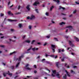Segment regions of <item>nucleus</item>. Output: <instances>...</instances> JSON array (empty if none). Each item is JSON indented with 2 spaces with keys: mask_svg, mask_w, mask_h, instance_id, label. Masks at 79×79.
Wrapping results in <instances>:
<instances>
[{
  "mask_svg": "<svg viewBox=\"0 0 79 79\" xmlns=\"http://www.w3.org/2000/svg\"><path fill=\"white\" fill-rule=\"evenodd\" d=\"M23 55H22L21 56H19L18 58L16 59V61H17L18 60V62L17 64L15 66V68H18L19 66V64H20V63L21 62V58H23Z\"/></svg>",
  "mask_w": 79,
  "mask_h": 79,
  "instance_id": "1",
  "label": "nucleus"
},
{
  "mask_svg": "<svg viewBox=\"0 0 79 79\" xmlns=\"http://www.w3.org/2000/svg\"><path fill=\"white\" fill-rule=\"evenodd\" d=\"M52 72L53 73L52 74V76L54 77V76H56V77L58 78H60V77L59 73H57L56 74V70L52 71Z\"/></svg>",
  "mask_w": 79,
  "mask_h": 79,
  "instance_id": "2",
  "label": "nucleus"
},
{
  "mask_svg": "<svg viewBox=\"0 0 79 79\" xmlns=\"http://www.w3.org/2000/svg\"><path fill=\"white\" fill-rule=\"evenodd\" d=\"M7 74L9 75V76H12V73H10V72L9 71H8V73H3V75L4 77H5V76H6V74Z\"/></svg>",
  "mask_w": 79,
  "mask_h": 79,
  "instance_id": "3",
  "label": "nucleus"
},
{
  "mask_svg": "<svg viewBox=\"0 0 79 79\" xmlns=\"http://www.w3.org/2000/svg\"><path fill=\"white\" fill-rule=\"evenodd\" d=\"M35 16L33 15H32L31 16V17L30 18L29 17H27V19H35Z\"/></svg>",
  "mask_w": 79,
  "mask_h": 79,
  "instance_id": "4",
  "label": "nucleus"
},
{
  "mask_svg": "<svg viewBox=\"0 0 79 79\" xmlns=\"http://www.w3.org/2000/svg\"><path fill=\"white\" fill-rule=\"evenodd\" d=\"M29 65L28 64H26L25 66L26 67L25 68V69L28 70H31V69L29 68V67H27V66H29Z\"/></svg>",
  "mask_w": 79,
  "mask_h": 79,
  "instance_id": "5",
  "label": "nucleus"
},
{
  "mask_svg": "<svg viewBox=\"0 0 79 79\" xmlns=\"http://www.w3.org/2000/svg\"><path fill=\"white\" fill-rule=\"evenodd\" d=\"M40 3L38 1L35 2L33 4L34 6H37V5H39Z\"/></svg>",
  "mask_w": 79,
  "mask_h": 79,
  "instance_id": "6",
  "label": "nucleus"
},
{
  "mask_svg": "<svg viewBox=\"0 0 79 79\" xmlns=\"http://www.w3.org/2000/svg\"><path fill=\"white\" fill-rule=\"evenodd\" d=\"M66 27L69 28L70 31H71V30L73 29V27H72L71 26H68Z\"/></svg>",
  "mask_w": 79,
  "mask_h": 79,
  "instance_id": "7",
  "label": "nucleus"
},
{
  "mask_svg": "<svg viewBox=\"0 0 79 79\" xmlns=\"http://www.w3.org/2000/svg\"><path fill=\"white\" fill-rule=\"evenodd\" d=\"M8 14L9 15H11V16H13V14L11 13L10 11H9L8 12Z\"/></svg>",
  "mask_w": 79,
  "mask_h": 79,
  "instance_id": "8",
  "label": "nucleus"
},
{
  "mask_svg": "<svg viewBox=\"0 0 79 79\" xmlns=\"http://www.w3.org/2000/svg\"><path fill=\"white\" fill-rule=\"evenodd\" d=\"M69 45H71V47H74V44H72V43L71 42V41H69Z\"/></svg>",
  "mask_w": 79,
  "mask_h": 79,
  "instance_id": "9",
  "label": "nucleus"
},
{
  "mask_svg": "<svg viewBox=\"0 0 79 79\" xmlns=\"http://www.w3.org/2000/svg\"><path fill=\"white\" fill-rule=\"evenodd\" d=\"M8 21H9L10 22H13V21H16V20H12L10 19H8Z\"/></svg>",
  "mask_w": 79,
  "mask_h": 79,
  "instance_id": "10",
  "label": "nucleus"
},
{
  "mask_svg": "<svg viewBox=\"0 0 79 79\" xmlns=\"http://www.w3.org/2000/svg\"><path fill=\"white\" fill-rule=\"evenodd\" d=\"M74 39L76 40V41L77 42H79V40L78 38L76 37V36H74Z\"/></svg>",
  "mask_w": 79,
  "mask_h": 79,
  "instance_id": "11",
  "label": "nucleus"
},
{
  "mask_svg": "<svg viewBox=\"0 0 79 79\" xmlns=\"http://www.w3.org/2000/svg\"><path fill=\"white\" fill-rule=\"evenodd\" d=\"M39 49L38 48H32V50L33 51H35V50H38Z\"/></svg>",
  "mask_w": 79,
  "mask_h": 79,
  "instance_id": "12",
  "label": "nucleus"
},
{
  "mask_svg": "<svg viewBox=\"0 0 79 79\" xmlns=\"http://www.w3.org/2000/svg\"><path fill=\"white\" fill-rule=\"evenodd\" d=\"M59 50V53H60V52H63L64 51V49H63L62 50L61 49H58Z\"/></svg>",
  "mask_w": 79,
  "mask_h": 79,
  "instance_id": "13",
  "label": "nucleus"
},
{
  "mask_svg": "<svg viewBox=\"0 0 79 79\" xmlns=\"http://www.w3.org/2000/svg\"><path fill=\"white\" fill-rule=\"evenodd\" d=\"M26 8L28 11H29V10H30V8H29V5H27L26 7Z\"/></svg>",
  "mask_w": 79,
  "mask_h": 79,
  "instance_id": "14",
  "label": "nucleus"
},
{
  "mask_svg": "<svg viewBox=\"0 0 79 79\" xmlns=\"http://www.w3.org/2000/svg\"><path fill=\"white\" fill-rule=\"evenodd\" d=\"M51 46H52V48H56V45H55L52 44L51 45Z\"/></svg>",
  "mask_w": 79,
  "mask_h": 79,
  "instance_id": "15",
  "label": "nucleus"
},
{
  "mask_svg": "<svg viewBox=\"0 0 79 79\" xmlns=\"http://www.w3.org/2000/svg\"><path fill=\"white\" fill-rule=\"evenodd\" d=\"M59 24L61 25H62L63 24H65V23L63 22H62L61 23H60Z\"/></svg>",
  "mask_w": 79,
  "mask_h": 79,
  "instance_id": "16",
  "label": "nucleus"
},
{
  "mask_svg": "<svg viewBox=\"0 0 79 79\" xmlns=\"http://www.w3.org/2000/svg\"><path fill=\"white\" fill-rule=\"evenodd\" d=\"M65 72L68 75V77H70V75H69V74L68 73V71H67V70H65Z\"/></svg>",
  "mask_w": 79,
  "mask_h": 79,
  "instance_id": "17",
  "label": "nucleus"
},
{
  "mask_svg": "<svg viewBox=\"0 0 79 79\" xmlns=\"http://www.w3.org/2000/svg\"><path fill=\"white\" fill-rule=\"evenodd\" d=\"M64 66L66 67H67V68H69V65H68L66 64H64Z\"/></svg>",
  "mask_w": 79,
  "mask_h": 79,
  "instance_id": "18",
  "label": "nucleus"
},
{
  "mask_svg": "<svg viewBox=\"0 0 79 79\" xmlns=\"http://www.w3.org/2000/svg\"><path fill=\"white\" fill-rule=\"evenodd\" d=\"M63 9V10H64V9H65V8L64 7H62L61 6H59V10H60V9Z\"/></svg>",
  "mask_w": 79,
  "mask_h": 79,
  "instance_id": "19",
  "label": "nucleus"
},
{
  "mask_svg": "<svg viewBox=\"0 0 79 79\" xmlns=\"http://www.w3.org/2000/svg\"><path fill=\"white\" fill-rule=\"evenodd\" d=\"M25 42H26L27 43H28V44H29V43H30V42H31V41H30L29 40H27L25 41Z\"/></svg>",
  "mask_w": 79,
  "mask_h": 79,
  "instance_id": "20",
  "label": "nucleus"
},
{
  "mask_svg": "<svg viewBox=\"0 0 79 79\" xmlns=\"http://www.w3.org/2000/svg\"><path fill=\"white\" fill-rule=\"evenodd\" d=\"M25 42H26L27 43H28V44H29V43H30V42H31V41H30L29 40H27L25 41Z\"/></svg>",
  "mask_w": 79,
  "mask_h": 79,
  "instance_id": "21",
  "label": "nucleus"
},
{
  "mask_svg": "<svg viewBox=\"0 0 79 79\" xmlns=\"http://www.w3.org/2000/svg\"><path fill=\"white\" fill-rule=\"evenodd\" d=\"M70 73H71V74H75V72H73V71L72 70L71 71Z\"/></svg>",
  "mask_w": 79,
  "mask_h": 79,
  "instance_id": "22",
  "label": "nucleus"
},
{
  "mask_svg": "<svg viewBox=\"0 0 79 79\" xmlns=\"http://www.w3.org/2000/svg\"><path fill=\"white\" fill-rule=\"evenodd\" d=\"M53 0V1H54V2H57V3H58L60 2V1L58 0H57L56 1V0Z\"/></svg>",
  "mask_w": 79,
  "mask_h": 79,
  "instance_id": "23",
  "label": "nucleus"
},
{
  "mask_svg": "<svg viewBox=\"0 0 79 79\" xmlns=\"http://www.w3.org/2000/svg\"><path fill=\"white\" fill-rule=\"evenodd\" d=\"M44 61H45V59H43L42 60H41V61L42 62V63H45Z\"/></svg>",
  "mask_w": 79,
  "mask_h": 79,
  "instance_id": "24",
  "label": "nucleus"
},
{
  "mask_svg": "<svg viewBox=\"0 0 79 79\" xmlns=\"http://www.w3.org/2000/svg\"><path fill=\"white\" fill-rule=\"evenodd\" d=\"M53 8H54V7L53 6H52L51 7L50 10L51 11H52V9H53Z\"/></svg>",
  "mask_w": 79,
  "mask_h": 79,
  "instance_id": "25",
  "label": "nucleus"
},
{
  "mask_svg": "<svg viewBox=\"0 0 79 79\" xmlns=\"http://www.w3.org/2000/svg\"><path fill=\"white\" fill-rule=\"evenodd\" d=\"M58 64H59V63L58 62L56 63V66L58 68H59L58 67Z\"/></svg>",
  "mask_w": 79,
  "mask_h": 79,
  "instance_id": "26",
  "label": "nucleus"
},
{
  "mask_svg": "<svg viewBox=\"0 0 79 79\" xmlns=\"http://www.w3.org/2000/svg\"><path fill=\"white\" fill-rule=\"evenodd\" d=\"M19 27H20V28H21V27H22L23 26H22V24H19Z\"/></svg>",
  "mask_w": 79,
  "mask_h": 79,
  "instance_id": "27",
  "label": "nucleus"
},
{
  "mask_svg": "<svg viewBox=\"0 0 79 79\" xmlns=\"http://www.w3.org/2000/svg\"><path fill=\"white\" fill-rule=\"evenodd\" d=\"M16 53V52L15 51V52H13L11 53H10V55H12V54H13V53Z\"/></svg>",
  "mask_w": 79,
  "mask_h": 79,
  "instance_id": "28",
  "label": "nucleus"
},
{
  "mask_svg": "<svg viewBox=\"0 0 79 79\" xmlns=\"http://www.w3.org/2000/svg\"><path fill=\"white\" fill-rule=\"evenodd\" d=\"M45 63L47 64H49L50 63V62L48 61H45Z\"/></svg>",
  "mask_w": 79,
  "mask_h": 79,
  "instance_id": "29",
  "label": "nucleus"
},
{
  "mask_svg": "<svg viewBox=\"0 0 79 79\" xmlns=\"http://www.w3.org/2000/svg\"><path fill=\"white\" fill-rule=\"evenodd\" d=\"M31 48H32V46H31L27 50V51H29V50H30Z\"/></svg>",
  "mask_w": 79,
  "mask_h": 79,
  "instance_id": "30",
  "label": "nucleus"
},
{
  "mask_svg": "<svg viewBox=\"0 0 79 79\" xmlns=\"http://www.w3.org/2000/svg\"><path fill=\"white\" fill-rule=\"evenodd\" d=\"M66 74H65L64 76H63V78L66 79Z\"/></svg>",
  "mask_w": 79,
  "mask_h": 79,
  "instance_id": "31",
  "label": "nucleus"
},
{
  "mask_svg": "<svg viewBox=\"0 0 79 79\" xmlns=\"http://www.w3.org/2000/svg\"><path fill=\"white\" fill-rule=\"evenodd\" d=\"M45 15H46V16H48L49 14L48 13L46 12L45 13Z\"/></svg>",
  "mask_w": 79,
  "mask_h": 79,
  "instance_id": "32",
  "label": "nucleus"
},
{
  "mask_svg": "<svg viewBox=\"0 0 79 79\" xmlns=\"http://www.w3.org/2000/svg\"><path fill=\"white\" fill-rule=\"evenodd\" d=\"M32 27L31 26H29V28L30 29H31V28Z\"/></svg>",
  "mask_w": 79,
  "mask_h": 79,
  "instance_id": "33",
  "label": "nucleus"
},
{
  "mask_svg": "<svg viewBox=\"0 0 79 79\" xmlns=\"http://www.w3.org/2000/svg\"><path fill=\"white\" fill-rule=\"evenodd\" d=\"M54 39L56 41H58V39H57L56 38H54Z\"/></svg>",
  "mask_w": 79,
  "mask_h": 79,
  "instance_id": "34",
  "label": "nucleus"
},
{
  "mask_svg": "<svg viewBox=\"0 0 79 79\" xmlns=\"http://www.w3.org/2000/svg\"><path fill=\"white\" fill-rule=\"evenodd\" d=\"M65 38L67 39L69 37V36H65Z\"/></svg>",
  "mask_w": 79,
  "mask_h": 79,
  "instance_id": "35",
  "label": "nucleus"
},
{
  "mask_svg": "<svg viewBox=\"0 0 79 79\" xmlns=\"http://www.w3.org/2000/svg\"><path fill=\"white\" fill-rule=\"evenodd\" d=\"M50 56H51V57H52L53 58H54V57H55V56L54 55H52Z\"/></svg>",
  "mask_w": 79,
  "mask_h": 79,
  "instance_id": "36",
  "label": "nucleus"
},
{
  "mask_svg": "<svg viewBox=\"0 0 79 79\" xmlns=\"http://www.w3.org/2000/svg\"><path fill=\"white\" fill-rule=\"evenodd\" d=\"M35 11H36V13H39V12L38 11V10H37V9H35Z\"/></svg>",
  "mask_w": 79,
  "mask_h": 79,
  "instance_id": "37",
  "label": "nucleus"
},
{
  "mask_svg": "<svg viewBox=\"0 0 79 79\" xmlns=\"http://www.w3.org/2000/svg\"><path fill=\"white\" fill-rule=\"evenodd\" d=\"M4 15V14H3L1 13L0 15L1 16H3Z\"/></svg>",
  "mask_w": 79,
  "mask_h": 79,
  "instance_id": "38",
  "label": "nucleus"
},
{
  "mask_svg": "<svg viewBox=\"0 0 79 79\" xmlns=\"http://www.w3.org/2000/svg\"><path fill=\"white\" fill-rule=\"evenodd\" d=\"M35 40H33L31 42V44H34V42H35Z\"/></svg>",
  "mask_w": 79,
  "mask_h": 79,
  "instance_id": "39",
  "label": "nucleus"
},
{
  "mask_svg": "<svg viewBox=\"0 0 79 79\" xmlns=\"http://www.w3.org/2000/svg\"><path fill=\"white\" fill-rule=\"evenodd\" d=\"M47 43H45L43 45L44 46H45V45H47Z\"/></svg>",
  "mask_w": 79,
  "mask_h": 79,
  "instance_id": "40",
  "label": "nucleus"
},
{
  "mask_svg": "<svg viewBox=\"0 0 79 79\" xmlns=\"http://www.w3.org/2000/svg\"><path fill=\"white\" fill-rule=\"evenodd\" d=\"M20 8H21V6H19L18 7V9L19 10V9H20Z\"/></svg>",
  "mask_w": 79,
  "mask_h": 79,
  "instance_id": "41",
  "label": "nucleus"
},
{
  "mask_svg": "<svg viewBox=\"0 0 79 79\" xmlns=\"http://www.w3.org/2000/svg\"><path fill=\"white\" fill-rule=\"evenodd\" d=\"M45 56L46 57H47V56H49L48 55H47V53H46L45 55Z\"/></svg>",
  "mask_w": 79,
  "mask_h": 79,
  "instance_id": "42",
  "label": "nucleus"
},
{
  "mask_svg": "<svg viewBox=\"0 0 79 79\" xmlns=\"http://www.w3.org/2000/svg\"><path fill=\"white\" fill-rule=\"evenodd\" d=\"M0 47H1L3 48L5 47V46H4L3 45H0Z\"/></svg>",
  "mask_w": 79,
  "mask_h": 79,
  "instance_id": "43",
  "label": "nucleus"
},
{
  "mask_svg": "<svg viewBox=\"0 0 79 79\" xmlns=\"http://www.w3.org/2000/svg\"><path fill=\"white\" fill-rule=\"evenodd\" d=\"M25 37H26V35H24L23 37V39H24V38H25Z\"/></svg>",
  "mask_w": 79,
  "mask_h": 79,
  "instance_id": "44",
  "label": "nucleus"
},
{
  "mask_svg": "<svg viewBox=\"0 0 79 79\" xmlns=\"http://www.w3.org/2000/svg\"><path fill=\"white\" fill-rule=\"evenodd\" d=\"M14 66H12L11 67V69H14Z\"/></svg>",
  "mask_w": 79,
  "mask_h": 79,
  "instance_id": "45",
  "label": "nucleus"
},
{
  "mask_svg": "<svg viewBox=\"0 0 79 79\" xmlns=\"http://www.w3.org/2000/svg\"><path fill=\"white\" fill-rule=\"evenodd\" d=\"M76 10H75L73 12V13H76Z\"/></svg>",
  "mask_w": 79,
  "mask_h": 79,
  "instance_id": "46",
  "label": "nucleus"
},
{
  "mask_svg": "<svg viewBox=\"0 0 79 79\" xmlns=\"http://www.w3.org/2000/svg\"><path fill=\"white\" fill-rule=\"evenodd\" d=\"M46 37H47V38H48V39H49V38H50V36H47Z\"/></svg>",
  "mask_w": 79,
  "mask_h": 79,
  "instance_id": "47",
  "label": "nucleus"
},
{
  "mask_svg": "<svg viewBox=\"0 0 79 79\" xmlns=\"http://www.w3.org/2000/svg\"><path fill=\"white\" fill-rule=\"evenodd\" d=\"M64 58H63V59H61V61H64Z\"/></svg>",
  "mask_w": 79,
  "mask_h": 79,
  "instance_id": "48",
  "label": "nucleus"
},
{
  "mask_svg": "<svg viewBox=\"0 0 79 79\" xmlns=\"http://www.w3.org/2000/svg\"><path fill=\"white\" fill-rule=\"evenodd\" d=\"M46 69V70L48 71L49 73H50V70H48L47 69Z\"/></svg>",
  "mask_w": 79,
  "mask_h": 79,
  "instance_id": "49",
  "label": "nucleus"
},
{
  "mask_svg": "<svg viewBox=\"0 0 79 79\" xmlns=\"http://www.w3.org/2000/svg\"><path fill=\"white\" fill-rule=\"evenodd\" d=\"M57 56H54V58H55V59L57 58Z\"/></svg>",
  "mask_w": 79,
  "mask_h": 79,
  "instance_id": "50",
  "label": "nucleus"
},
{
  "mask_svg": "<svg viewBox=\"0 0 79 79\" xmlns=\"http://www.w3.org/2000/svg\"><path fill=\"white\" fill-rule=\"evenodd\" d=\"M76 3V4H77V5H79V2H75Z\"/></svg>",
  "mask_w": 79,
  "mask_h": 79,
  "instance_id": "51",
  "label": "nucleus"
},
{
  "mask_svg": "<svg viewBox=\"0 0 79 79\" xmlns=\"http://www.w3.org/2000/svg\"><path fill=\"white\" fill-rule=\"evenodd\" d=\"M10 31H12V32H13V31H14V29H11L10 30Z\"/></svg>",
  "mask_w": 79,
  "mask_h": 79,
  "instance_id": "52",
  "label": "nucleus"
},
{
  "mask_svg": "<svg viewBox=\"0 0 79 79\" xmlns=\"http://www.w3.org/2000/svg\"><path fill=\"white\" fill-rule=\"evenodd\" d=\"M37 59H39V58H40V56H39L37 57L36 58Z\"/></svg>",
  "mask_w": 79,
  "mask_h": 79,
  "instance_id": "53",
  "label": "nucleus"
},
{
  "mask_svg": "<svg viewBox=\"0 0 79 79\" xmlns=\"http://www.w3.org/2000/svg\"><path fill=\"white\" fill-rule=\"evenodd\" d=\"M34 68H37L36 66L35 65H34Z\"/></svg>",
  "mask_w": 79,
  "mask_h": 79,
  "instance_id": "54",
  "label": "nucleus"
},
{
  "mask_svg": "<svg viewBox=\"0 0 79 79\" xmlns=\"http://www.w3.org/2000/svg\"><path fill=\"white\" fill-rule=\"evenodd\" d=\"M71 54L72 55H74V53L73 52H71Z\"/></svg>",
  "mask_w": 79,
  "mask_h": 79,
  "instance_id": "55",
  "label": "nucleus"
},
{
  "mask_svg": "<svg viewBox=\"0 0 79 79\" xmlns=\"http://www.w3.org/2000/svg\"><path fill=\"white\" fill-rule=\"evenodd\" d=\"M52 50H53V52L54 53L55 52V49L53 48H52Z\"/></svg>",
  "mask_w": 79,
  "mask_h": 79,
  "instance_id": "56",
  "label": "nucleus"
},
{
  "mask_svg": "<svg viewBox=\"0 0 79 79\" xmlns=\"http://www.w3.org/2000/svg\"><path fill=\"white\" fill-rule=\"evenodd\" d=\"M34 73H37V71H34Z\"/></svg>",
  "mask_w": 79,
  "mask_h": 79,
  "instance_id": "57",
  "label": "nucleus"
},
{
  "mask_svg": "<svg viewBox=\"0 0 79 79\" xmlns=\"http://www.w3.org/2000/svg\"><path fill=\"white\" fill-rule=\"evenodd\" d=\"M73 16V15L71 14V15H70L69 16V17H71V16Z\"/></svg>",
  "mask_w": 79,
  "mask_h": 79,
  "instance_id": "58",
  "label": "nucleus"
},
{
  "mask_svg": "<svg viewBox=\"0 0 79 79\" xmlns=\"http://www.w3.org/2000/svg\"><path fill=\"white\" fill-rule=\"evenodd\" d=\"M18 77V76L17 75L16 76V77H15V79H16V77Z\"/></svg>",
  "mask_w": 79,
  "mask_h": 79,
  "instance_id": "59",
  "label": "nucleus"
},
{
  "mask_svg": "<svg viewBox=\"0 0 79 79\" xmlns=\"http://www.w3.org/2000/svg\"><path fill=\"white\" fill-rule=\"evenodd\" d=\"M2 64H3L4 66H5V64L3 63Z\"/></svg>",
  "mask_w": 79,
  "mask_h": 79,
  "instance_id": "60",
  "label": "nucleus"
},
{
  "mask_svg": "<svg viewBox=\"0 0 79 79\" xmlns=\"http://www.w3.org/2000/svg\"><path fill=\"white\" fill-rule=\"evenodd\" d=\"M73 68H76V66H74Z\"/></svg>",
  "mask_w": 79,
  "mask_h": 79,
  "instance_id": "61",
  "label": "nucleus"
},
{
  "mask_svg": "<svg viewBox=\"0 0 79 79\" xmlns=\"http://www.w3.org/2000/svg\"><path fill=\"white\" fill-rule=\"evenodd\" d=\"M37 44L38 45H40V43H38Z\"/></svg>",
  "mask_w": 79,
  "mask_h": 79,
  "instance_id": "62",
  "label": "nucleus"
},
{
  "mask_svg": "<svg viewBox=\"0 0 79 79\" xmlns=\"http://www.w3.org/2000/svg\"><path fill=\"white\" fill-rule=\"evenodd\" d=\"M68 29H67L65 31V32H68Z\"/></svg>",
  "mask_w": 79,
  "mask_h": 79,
  "instance_id": "63",
  "label": "nucleus"
},
{
  "mask_svg": "<svg viewBox=\"0 0 79 79\" xmlns=\"http://www.w3.org/2000/svg\"><path fill=\"white\" fill-rule=\"evenodd\" d=\"M35 79H38L37 77H35V78H34Z\"/></svg>",
  "mask_w": 79,
  "mask_h": 79,
  "instance_id": "64",
  "label": "nucleus"
}]
</instances>
